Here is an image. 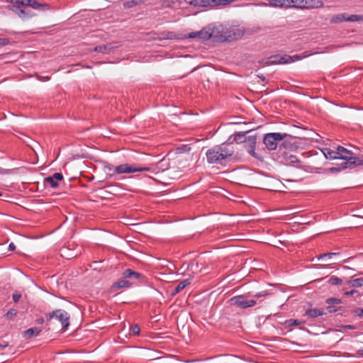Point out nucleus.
<instances>
[{
  "instance_id": "obj_1",
  "label": "nucleus",
  "mask_w": 363,
  "mask_h": 363,
  "mask_svg": "<svg viewBox=\"0 0 363 363\" xmlns=\"http://www.w3.org/2000/svg\"><path fill=\"white\" fill-rule=\"evenodd\" d=\"M233 155V149L224 145L214 146L206 153L207 161L210 164H222Z\"/></svg>"
},
{
  "instance_id": "obj_2",
  "label": "nucleus",
  "mask_w": 363,
  "mask_h": 363,
  "mask_svg": "<svg viewBox=\"0 0 363 363\" xmlns=\"http://www.w3.org/2000/svg\"><path fill=\"white\" fill-rule=\"evenodd\" d=\"M105 168L110 172V176H113L115 174H130L138 172H150L151 168L149 167H136L133 164H130L128 163L121 164L116 167L111 164H106Z\"/></svg>"
},
{
  "instance_id": "obj_3",
  "label": "nucleus",
  "mask_w": 363,
  "mask_h": 363,
  "mask_svg": "<svg viewBox=\"0 0 363 363\" xmlns=\"http://www.w3.org/2000/svg\"><path fill=\"white\" fill-rule=\"evenodd\" d=\"M337 150L339 153V159L343 160L342 163L350 169L357 166H363V159L356 157L351 150L342 146H338Z\"/></svg>"
},
{
  "instance_id": "obj_4",
  "label": "nucleus",
  "mask_w": 363,
  "mask_h": 363,
  "mask_svg": "<svg viewBox=\"0 0 363 363\" xmlns=\"http://www.w3.org/2000/svg\"><path fill=\"white\" fill-rule=\"evenodd\" d=\"M210 31L213 35H211V39L213 42H225L231 41L237 39L236 33L234 31L223 30L222 26H210Z\"/></svg>"
},
{
  "instance_id": "obj_5",
  "label": "nucleus",
  "mask_w": 363,
  "mask_h": 363,
  "mask_svg": "<svg viewBox=\"0 0 363 363\" xmlns=\"http://www.w3.org/2000/svg\"><path fill=\"white\" fill-rule=\"evenodd\" d=\"M249 296L247 294L235 296L229 300V303L232 306H235L241 309L251 308L257 304V301L255 299H249Z\"/></svg>"
},
{
  "instance_id": "obj_6",
  "label": "nucleus",
  "mask_w": 363,
  "mask_h": 363,
  "mask_svg": "<svg viewBox=\"0 0 363 363\" xmlns=\"http://www.w3.org/2000/svg\"><path fill=\"white\" fill-rule=\"evenodd\" d=\"M288 135L286 133H272L264 135L263 143L269 150H274L277 147L278 142L284 140Z\"/></svg>"
},
{
  "instance_id": "obj_7",
  "label": "nucleus",
  "mask_w": 363,
  "mask_h": 363,
  "mask_svg": "<svg viewBox=\"0 0 363 363\" xmlns=\"http://www.w3.org/2000/svg\"><path fill=\"white\" fill-rule=\"evenodd\" d=\"M45 317L48 321L50 320L53 318L60 321L62 324V327L63 329H67L69 325V313L62 309H57L53 311L51 313H48L45 314Z\"/></svg>"
},
{
  "instance_id": "obj_8",
  "label": "nucleus",
  "mask_w": 363,
  "mask_h": 363,
  "mask_svg": "<svg viewBox=\"0 0 363 363\" xmlns=\"http://www.w3.org/2000/svg\"><path fill=\"white\" fill-rule=\"evenodd\" d=\"M12 4L13 8L20 9L21 6L26 5L28 8H32L36 10H43L48 6L46 4H40L35 0H8Z\"/></svg>"
},
{
  "instance_id": "obj_9",
  "label": "nucleus",
  "mask_w": 363,
  "mask_h": 363,
  "mask_svg": "<svg viewBox=\"0 0 363 363\" xmlns=\"http://www.w3.org/2000/svg\"><path fill=\"white\" fill-rule=\"evenodd\" d=\"M211 35L213 34L212 32L210 31V26H208L200 31L191 32L189 33L188 37L189 38H198L201 41H206L211 40Z\"/></svg>"
},
{
  "instance_id": "obj_10",
  "label": "nucleus",
  "mask_w": 363,
  "mask_h": 363,
  "mask_svg": "<svg viewBox=\"0 0 363 363\" xmlns=\"http://www.w3.org/2000/svg\"><path fill=\"white\" fill-rule=\"evenodd\" d=\"M62 174L61 173L56 172L51 177H45L44 179V184L45 185H49L52 189H56L59 186L58 181H62Z\"/></svg>"
},
{
  "instance_id": "obj_11",
  "label": "nucleus",
  "mask_w": 363,
  "mask_h": 363,
  "mask_svg": "<svg viewBox=\"0 0 363 363\" xmlns=\"http://www.w3.org/2000/svg\"><path fill=\"white\" fill-rule=\"evenodd\" d=\"M291 60V58L290 57L289 55H274L267 58L266 64L268 65L274 64H286L290 63Z\"/></svg>"
},
{
  "instance_id": "obj_12",
  "label": "nucleus",
  "mask_w": 363,
  "mask_h": 363,
  "mask_svg": "<svg viewBox=\"0 0 363 363\" xmlns=\"http://www.w3.org/2000/svg\"><path fill=\"white\" fill-rule=\"evenodd\" d=\"M245 146L247 149V152L254 157H257L255 153V145L257 143V138L255 135H250L245 138Z\"/></svg>"
},
{
  "instance_id": "obj_13",
  "label": "nucleus",
  "mask_w": 363,
  "mask_h": 363,
  "mask_svg": "<svg viewBox=\"0 0 363 363\" xmlns=\"http://www.w3.org/2000/svg\"><path fill=\"white\" fill-rule=\"evenodd\" d=\"M334 22L337 21H363V15H350L349 16H346L345 14H340L337 16L335 18L333 19Z\"/></svg>"
},
{
  "instance_id": "obj_14",
  "label": "nucleus",
  "mask_w": 363,
  "mask_h": 363,
  "mask_svg": "<svg viewBox=\"0 0 363 363\" xmlns=\"http://www.w3.org/2000/svg\"><path fill=\"white\" fill-rule=\"evenodd\" d=\"M16 13L22 19L31 18L34 16V13L31 12L28 6L22 5L20 9H16Z\"/></svg>"
},
{
  "instance_id": "obj_15",
  "label": "nucleus",
  "mask_w": 363,
  "mask_h": 363,
  "mask_svg": "<svg viewBox=\"0 0 363 363\" xmlns=\"http://www.w3.org/2000/svg\"><path fill=\"white\" fill-rule=\"evenodd\" d=\"M123 276L124 278H126V279H138V280L144 279V276L142 274H140L139 272H134L130 269H125L123 273Z\"/></svg>"
},
{
  "instance_id": "obj_16",
  "label": "nucleus",
  "mask_w": 363,
  "mask_h": 363,
  "mask_svg": "<svg viewBox=\"0 0 363 363\" xmlns=\"http://www.w3.org/2000/svg\"><path fill=\"white\" fill-rule=\"evenodd\" d=\"M303 9H316L323 6V3L319 0H304Z\"/></svg>"
},
{
  "instance_id": "obj_17",
  "label": "nucleus",
  "mask_w": 363,
  "mask_h": 363,
  "mask_svg": "<svg viewBox=\"0 0 363 363\" xmlns=\"http://www.w3.org/2000/svg\"><path fill=\"white\" fill-rule=\"evenodd\" d=\"M324 156L325 157L326 159H328V160H337L339 159V153H338V150H337L336 151L335 150H333L331 149H329V148H324L323 150H322Z\"/></svg>"
},
{
  "instance_id": "obj_18",
  "label": "nucleus",
  "mask_w": 363,
  "mask_h": 363,
  "mask_svg": "<svg viewBox=\"0 0 363 363\" xmlns=\"http://www.w3.org/2000/svg\"><path fill=\"white\" fill-rule=\"evenodd\" d=\"M40 331L41 330L39 328H31L24 331L23 337L27 339L31 338L33 337L37 336Z\"/></svg>"
},
{
  "instance_id": "obj_19",
  "label": "nucleus",
  "mask_w": 363,
  "mask_h": 363,
  "mask_svg": "<svg viewBox=\"0 0 363 363\" xmlns=\"http://www.w3.org/2000/svg\"><path fill=\"white\" fill-rule=\"evenodd\" d=\"M324 311L322 308H312L306 312V315L310 318H317L324 314Z\"/></svg>"
},
{
  "instance_id": "obj_20",
  "label": "nucleus",
  "mask_w": 363,
  "mask_h": 363,
  "mask_svg": "<svg viewBox=\"0 0 363 363\" xmlns=\"http://www.w3.org/2000/svg\"><path fill=\"white\" fill-rule=\"evenodd\" d=\"M190 284L189 279H184L174 288V289L172 292V296H174L177 294L179 293L182 291L186 286Z\"/></svg>"
},
{
  "instance_id": "obj_21",
  "label": "nucleus",
  "mask_w": 363,
  "mask_h": 363,
  "mask_svg": "<svg viewBox=\"0 0 363 363\" xmlns=\"http://www.w3.org/2000/svg\"><path fill=\"white\" fill-rule=\"evenodd\" d=\"M269 5L273 7L288 8L289 0H269Z\"/></svg>"
},
{
  "instance_id": "obj_22",
  "label": "nucleus",
  "mask_w": 363,
  "mask_h": 363,
  "mask_svg": "<svg viewBox=\"0 0 363 363\" xmlns=\"http://www.w3.org/2000/svg\"><path fill=\"white\" fill-rule=\"evenodd\" d=\"M145 1V0H130L127 1L123 4V6L125 9H130L132 7L136 6L138 5H140L141 4H143Z\"/></svg>"
},
{
  "instance_id": "obj_23",
  "label": "nucleus",
  "mask_w": 363,
  "mask_h": 363,
  "mask_svg": "<svg viewBox=\"0 0 363 363\" xmlns=\"http://www.w3.org/2000/svg\"><path fill=\"white\" fill-rule=\"evenodd\" d=\"M347 284L351 287H361L363 286V277L349 280Z\"/></svg>"
},
{
  "instance_id": "obj_24",
  "label": "nucleus",
  "mask_w": 363,
  "mask_h": 363,
  "mask_svg": "<svg viewBox=\"0 0 363 363\" xmlns=\"http://www.w3.org/2000/svg\"><path fill=\"white\" fill-rule=\"evenodd\" d=\"M304 0H289L288 8L296 7L298 9H303Z\"/></svg>"
},
{
  "instance_id": "obj_25",
  "label": "nucleus",
  "mask_w": 363,
  "mask_h": 363,
  "mask_svg": "<svg viewBox=\"0 0 363 363\" xmlns=\"http://www.w3.org/2000/svg\"><path fill=\"white\" fill-rule=\"evenodd\" d=\"M191 4L196 6L207 7L210 6V0H192Z\"/></svg>"
},
{
  "instance_id": "obj_26",
  "label": "nucleus",
  "mask_w": 363,
  "mask_h": 363,
  "mask_svg": "<svg viewBox=\"0 0 363 363\" xmlns=\"http://www.w3.org/2000/svg\"><path fill=\"white\" fill-rule=\"evenodd\" d=\"M349 167L342 162L341 164H337V167L330 168L329 172L331 173H337Z\"/></svg>"
},
{
  "instance_id": "obj_27",
  "label": "nucleus",
  "mask_w": 363,
  "mask_h": 363,
  "mask_svg": "<svg viewBox=\"0 0 363 363\" xmlns=\"http://www.w3.org/2000/svg\"><path fill=\"white\" fill-rule=\"evenodd\" d=\"M111 48L106 45H99L94 48V50L95 52H102V53H108Z\"/></svg>"
},
{
  "instance_id": "obj_28",
  "label": "nucleus",
  "mask_w": 363,
  "mask_h": 363,
  "mask_svg": "<svg viewBox=\"0 0 363 363\" xmlns=\"http://www.w3.org/2000/svg\"><path fill=\"white\" fill-rule=\"evenodd\" d=\"M130 286V284L126 280H121L113 284V286L117 288L129 287Z\"/></svg>"
},
{
  "instance_id": "obj_29",
  "label": "nucleus",
  "mask_w": 363,
  "mask_h": 363,
  "mask_svg": "<svg viewBox=\"0 0 363 363\" xmlns=\"http://www.w3.org/2000/svg\"><path fill=\"white\" fill-rule=\"evenodd\" d=\"M328 283L331 285H340L342 284V280L336 277H331L328 280Z\"/></svg>"
},
{
  "instance_id": "obj_30",
  "label": "nucleus",
  "mask_w": 363,
  "mask_h": 363,
  "mask_svg": "<svg viewBox=\"0 0 363 363\" xmlns=\"http://www.w3.org/2000/svg\"><path fill=\"white\" fill-rule=\"evenodd\" d=\"M337 255H339V253H338V252H328V253H324V254L320 255L318 257V259H323V258H325V257L331 258V257H333V256H337Z\"/></svg>"
},
{
  "instance_id": "obj_31",
  "label": "nucleus",
  "mask_w": 363,
  "mask_h": 363,
  "mask_svg": "<svg viewBox=\"0 0 363 363\" xmlns=\"http://www.w3.org/2000/svg\"><path fill=\"white\" fill-rule=\"evenodd\" d=\"M328 304H339L342 303V300L336 298H330L326 300Z\"/></svg>"
},
{
  "instance_id": "obj_32",
  "label": "nucleus",
  "mask_w": 363,
  "mask_h": 363,
  "mask_svg": "<svg viewBox=\"0 0 363 363\" xmlns=\"http://www.w3.org/2000/svg\"><path fill=\"white\" fill-rule=\"evenodd\" d=\"M286 161L287 162H290V163H296V162H298V160L296 156L293 155H290L286 157Z\"/></svg>"
},
{
  "instance_id": "obj_33",
  "label": "nucleus",
  "mask_w": 363,
  "mask_h": 363,
  "mask_svg": "<svg viewBox=\"0 0 363 363\" xmlns=\"http://www.w3.org/2000/svg\"><path fill=\"white\" fill-rule=\"evenodd\" d=\"M17 312L15 309H10L6 314V316L8 319H12L14 316H16Z\"/></svg>"
},
{
  "instance_id": "obj_34",
  "label": "nucleus",
  "mask_w": 363,
  "mask_h": 363,
  "mask_svg": "<svg viewBox=\"0 0 363 363\" xmlns=\"http://www.w3.org/2000/svg\"><path fill=\"white\" fill-rule=\"evenodd\" d=\"M310 54L307 55V56H309ZM306 55H294V56H290V57L291 58V60L290 61V63L291 62H294L296 60H302L303 58L306 57Z\"/></svg>"
},
{
  "instance_id": "obj_35",
  "label": "nucleus",
  "mask_w": 363,
  "mask_h": 363,
  "mask_svg": "<svg viewBox=\"0 0 363 363\" xmlns=\"http://www.w3.org/2000/svg\"><path fill=\"white\" fill-rule=\"evenodd\" d=\"M327 311L332 313H335V312H337V311L339 310H341L342 308L341 307H336L335 306H328L327 308H326Z\"/></svg>"
},
{
  "instance_id": "obj_36",
  "label": "nucleus",
  "mask_w": 363,
  "mask_h": 363,
  "mask_svg": "<svg viewBox=\"0 0 363 363\" xmlns=\"http://www.w3.org/2000/svg\"><path fill=\"white\" fill-rule=\"evenodd\" d=\"M130 330L133 335H138L140 333V328L137 325L131 326Z\"/></svg>"
},
{
  "instance_id": "obj_37",
  "label": "nucleus",
  "mask_w": 363,
  "mask_h": 363,
  "mask_svg": "<svg viewBox=\"0 0 363 363\" xmlns=\"http://www.w3.org/2000/svg\"><path fill=\"white\" fill-rule=\"evenodd\" d=\"M12 298L15 303H18L21 298V294L19 292H16L13 294Z\"/></svg>"
},
{
  "instance_id": "obj_38",
  "label": "nucleus",
  "mask_w": 363,
  "mask_h": 363,
  "mask_svg": "<svg viewBox=\"0 0 363 363\" xmlns=\"http://www.w3.org/2000/svg\"><path fill=\"white\" fill-rule=\"evenodd\" d=\"M217 1L219 6H226L231 4L229 0H217Z\"/></svg>"
},
{
  "instance_id": "obj_39",
  "label": "nucleus",
  "mask_w": 363,
  "mask_h": 363,
  "mask_svg": "<svg viewBox=\"0 0 363 363\" xmlns=\"http://www.w3.org/2000/svg\"><path fill=\"white\" fill-rule=\"evenodd\" d=\"M9 40L7 38H0V47L8 45Z\"/></svg>"
},
{
  "instance_id": "obj_40",
  "label": "nucleus",
  "mask_w": 363,
  "mask_h": 363,
  "mask_svg": "<svg viewBox=\"0 0 363 363\" xmlns=\"http://www.w3.org/2000/svg\"><path fill=\"white\" fill-rule=\"evenodd\" d=\"M288 322L289 323L290 325H298L300 323L297 320L293 319L289 320Z\"/></svg>"
},
{
  "instance_id": "obj_41",
  "label": "nucleus",
  "mask_w": 363,
  "mask_h": 363,
  "mask_svg": "<svg viewBox=\"0 0 363 363\" xmlns=\"http://www.w3.org/2000/svg\"><path fill=\"white\" fill-rule=\"evenodd\" d=\"M38 79L40 81H48L50 77L48 76H38Z\"/></svg>"
},
{
  "instance_id": "obj_42",
  "label": "nucleus",
  "mask_w": 363,
  "mask_h": 363,
  "mask_svg": "<svg viewBox=\"0 0 363 363\" xmlns=\"http://www.w3.org/2000/svg\"><path fill=\"white\" fill-rule=\"evenodd\" d=\"M267 295V293L266 292H259V293H257L254 297L255 298H260V297H263V296H265Z\"/></svg>"
},
{
  "instance_id": "obj_43",
  "label": "nucleus",
  "mask_w": 363,
  "mask_h": 363,
  "mask_svg": "<svg viewBox=\"0 0 363 363\" xmlns=\"http://www.w3.org/2000/svg\"><path fill=\"white\" fill-rule=\"evenodd\" d=\"M355 313L358 316L363 317V308H358L356 310Z\"/></svg>"
},
{
  "instance_id": "obj_44",
  "label": "nucleus",
  "mask_w": 363,
  "mask_h": 363,
  "mask_svg": "<svg viewBox=\"0 0 363 363\" xmlns=\"http://www.w3.org/2000/svg\"><path fill=\"white\" fill-rule=\"evenodd\" d=\"M216 6H219L217 0H210V6L213 7Z\"/></svg>"
},
{
  "instance_id": "obj_45",
  "label": "nucleus",
  "mask_w": 363,
  "mask_h": 363,
  "mask_svg": "<svg viewBox=\"0 0 363 363\" xmlns=\"http://www.w3.org/2000/svg\"><path fill=\"white\" fill-rule=\"evenodd\" d=\"M356 292H357V291H355V290H351V291H346V292H345V294H345L346 296H352V295H353V294H355Z\"/></svg>"
},
{
  "instance_id": "obj_46",
  "label": "nucleus",
  "mask_w": 363,
  "mask_h": 363,
  "mask_svg": "<svg viewBox=\"0 0 363 363\" xmlns=\"http://www.w3.org/2000/svg\"><path fill=\"white\" fill-rule=\"evenodd\" d=\"M15 248H16V245H14V243L11 242V243L9 244V250L13 251V250H15Z\"/></svg>"
},
{
  "instance_id": "obj_47",
  "label": "nucleus",
  "mask_w": 363,
  "mask_h": 363,
  "mask_svg": "<svg viewBox=\"0 0 363 363\" xmlns=\"http://www.w3.org/2000/svg\"><path fill=\"white\" fill-rule=\"evenodd\" d=\"M344 328L350 330H354L355 328V327L352 325H344Z\"/></svg>"
},
{
  "instance_id": "obj_48",
  "label": "nucleus",
  "mask_w": 363,
  "mask_h": 363,
  "mask_svg": "<svg viewBox=\"0 0 363 363\" xmlns=\"http://www.w3.org/2000/svg\"><path fill=\"white\" fill-rule=\"evenodd\" d=\"M357 354L359 356L363 357V348L358 350L357 351Z\"/></svg>"
},
{
  "instance_id": "obj_49",
  "label": "nucleus",
  "mask_w": 363,
  "mask_h": 363,
  "mask_svg": "<svg viewBox=\"0 0 363 363\" xmlns=\"http://www.w3.org/2000/svg\"><path fill=\"white\" fill-rule=\"evenodd\" d=\"M8 346L7 343L0 344V349L5 348Z\"/></svg>"
},
{
  "instance_id": "obj_50",
  "label": "nucleus",
  "mask_w": 363,
  "mask_h": 363,
  "mask_svg": "<svg viewBox=\"0 0 363 363\" xmlns=\"http://www.w3.org/2000/svg\"><path fill=\"white\" fill-rule=\"evenodd\" d=\"M44 322V319L43 318H40L38 319V323L42 324Z\"/></svg>"
},
{
  "instance_id": "obj_51",
  "label": "nucleus",
  "mask_w": 363,
  "mask_h": 363,
  "mask_svg": "<svg viewBox=\"0 0 363 363\" xmlns=\"http://www.w3.org/2000/svg\"><path fill=\"white\" fill-rule=\"evenodd\" d=\"M260 77V79H262V81H264V79H265L264 77Z\"/></svg>"
},
{
  "instance_id": "obj_52",
  "label": "nucleus",
  "mask_w": 363,
  "mask_h": 363,
  "mask_svg": "<svg viewBox=\"0 0 363 363\" xmlns=\"http://www.w3.org/2000/svg\"><path fill=\"white\" fill-rule=\"evenodd\" d=\"M230 3L235 1V0H229Z\"/></svg>"
},
{
  "instance_id": "obj_53",
  "label": "nucleus",
  "mask_w": 363,
  "mask_h": 363,
  "mask_svg": "<svg viewBox=\"0 0 363 363\" xmlns=\"http://www.w3.org/2000/svg\"><path fill=\"white\" fill-rule=\"evenodd\" d=\"M2 196V194L0 192V196Z\"/></svg>"
}]
</instances>
